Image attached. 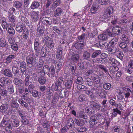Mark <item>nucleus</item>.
I'll list each match as a JSON object with an SVG mask.
<instances>
[{"label":"nucleus","mask_w":133,"mask_h":133,"mask_svg":"<svg viewBox=\"0 0 133 133\" xmlns=\"http://www.w3.org/2000/svg\"><path fill=\"white\" fill-rule=\"evenodd\" d=\"M30 76L28 75L25 78V80L24 81V83L25 86H28L30 83L31 84L32 82L29 81Z\"/></svg>","instance_id":"nucleus-34"},{"label":"nucleus","mask_w":133,"mask_h":133,"mask_svg":"<svg viewBox=\"0 0 133 133\" xmlns=\"http://www.w3.org/2000/svg\"><path fill=\"white\" fill-rule=\"evenodd\" d=\"M74 122L77 125L80 127L83 126L85 123L84 121L82 119H78L75 118L74 120Z\"/></svg>","instance_id":"nucleus-15"},{"label":"nucleus","mask_w":133,"mask_h":133,"mask_svg":"<svg viewBox=\"0 0 133 133\" xmlns=\"http://www.w3.org/2000/svg\"><path fill=\"white\" fill-rule=\"evenodd\" d=\"M62 66V64L60 62L56 63L55 64V68L57 70V71H56V73L59 71Z\"/></svg>","instance_id":"nucleus-47"},{"label":"nucleus","mask_w":133,"mask_h":133,"mask_svg":"<svg viewBox=\"0 0 133 133\" xmlns=\"http://www.w3.org/2000/svg\"><path fill=\"white\" fill-rule=\"evenodd\" d=\"M6 30L10 34H12L13 35L15 34V30L13 29V28L11 26H10V27H7Z\"/></svg>","instance_id":"nucleus-51"},{"label":"nucleus","mask_w":133,"mask_h":133,"mask_svg":"<svg viewBox=\"0 0 133 133\" xmlns=\"http://www.w3.org/2000/svg\"><path fill=\"white\" fill-rule=\"evenodd\" d=\"M18 102L22 107L26 109L29 108L28 104L26 102L24 101L22 99H19L18 100Z\"/></svg>","instance_id":"nucleus-26"},{"label":"nucleus","mask_w":133,"mask_h":133,"mask_svg":"<svg viewBox=\"0 0 133 133\" xmlns=\"http://www.w3.org/2000/svg\"><path fill=\"white\" fill-rule=\"evenodd\" d=\"M50 72L48 73V75L50 77H53L55 74V70L54 67L53 65H51L50 67Z\"/></svg>","instance_id":"nucleus-19"},{"label":"nucleus","mask_w":133,"mask_h":133,"mask_svg":"<svg viewBox=\"0 0 133 133\" xmlns=\"http://www.w3.org/2000/svg\"><path fill=\"white\" fill-rule=\"evenodd\" d=\"M98 68L101 69L104 72L106 73L108 72V70L106 68L104 65L100 64L98 66Z\"/></svg>","instance_id":"nucleus-58"},{"label":"nucleus","mask_w":133,"mask_h":133,"mask_svg":"<svg viewBox=\"0 0 133 133\" xmlns=\"http://www.w3.org/2000/svg\"><path fill=\"white\" fill-rule=\"evenodd\" d=\"M102 51L100 50H96L92 53L91 57L92 58H95L102 54Z\"/></svg>","instance_id":"nucleus-31"},{"label":"nucleus","mask_w":133,"mask_h":133,"mask_svg":"<svg viewBox=\"0 0 133 133\" xmlns=\"http://www.w3.org/2000/svg\"><path fill=\"white\" fill-rule=\"evenodd\" d=\"M85 45V43L84 42L82 43L78 42L75 43L73 46H75L76 49L80 50L83 49Z\"/></svg>","instance_id":"nucleus-11"},{"label":"nucleus","mask_w":133,"mask_h":133,"mask_svg":"<svg viewBox=\"0 0 133 133\" xmlns=\"http://www.w3.org/2000/svg\"><path fill=\"white\" fill-rule=\"evenodd\" d=\"M102 116L99 113L92 116L90 119V123L92 125H94L97 124L99 121L100 119L102 118Z\"/></svg>","instance_id":"nucleus-1"},{"label":"nucleus","mask_w":133,"mask_h":133,"mask_svg":"<svg viewBox=\"0 0 133 133\" xmlns=\"http://www.w3.org/2000/svg\"><path fill=\"white\" fill-rule=\"evenodd\" d=\"M4 75L9 77H12L13 75L10 69H5L3 71Z\"/></svg>","instance_id":"nucleus-20"},{"label":"nucleus","mask_w":133,"mask_h":133,"mask_svg":"<svg viewBox=\"0 0 133 133\" xmlns=\"http://www.w3.org/2000/svg\"><path fill=\"white\" fill-rule=\"evenodd\" d=\"M84 81L86 85L89 86H91L93 84L91 79L89 77H87L85 78Z\"/></svg>","instance_id":"nucleus-30"},{"label":"nucleus","mask_w":133,"mask_h":133,"mask_svg":"<svg viewBox=\"0 0 133 133\" xmlns=\"http://www.w3.org/2000/svg\"><path fill=\"white\" fill-rule=\"evenodd\" d=\"M0 95L2 96H6L7 95V90L4 89L0 90Z\"/></svg>","instance_id":"nucleus-62"},{"label":"nucleus","mask_w":133,"mask_h":133,"mask_svg":"<svg viewBox=\"0 0 133 133\" xmlns=\"http://www.w3.org/2000/svg\"><path fill=\"white\" fill-rule=\"evenodd\" d=\"M113 9L112 7H109L104 11L103 16L106 18H108L112 15Z\"/></svg>","instance_id":"nucleus-5"},{"label":"nucleus","mask_w":133,"mask_h":133,"mask_svg":"<svg viewBox=\"0 0 133 133\" xmlns=\"http://www.w3.org/2000/svg\"><path fill=\"white\" fill-rule=\"evenodd\" d=\"M9 107L8 104L6 103L3 104L0 107V112L2 114L6 112Z\"/></svg>","instance_id":"nucleus-13"},{"label":"nucleus","mask_w":133,"mask_h":133,"mask_svg":"<svg viewBox=\"0 0 133 133\" xmlns=\"http://www.w3.org/2000/svg\"><path fill=\"white\" fill-rule=\"evenodd\" d=\"M70 68L71 69V72L73 74H74L76 69V66L75 64H70Z\"/></svg>","instance_id":"nucleus-56"},{"label":"nucleus","mask_w":133,"mask_h":133,"mask_svg":"<svg viewBox=\"0 0 133 133\" xmlns=\"http://www.w3.org/2000/svg\"><path fill=\"white\" fill-rule=\"evenodd\" d=\"M18 64L19 65L20 70L24 74V72L26 70V63L24 61L19 62L18 63Z\"/></svg>","instance_id":"nucleus-8"},{"label":"nucleus","mask_w":133,"mask_h":133,"mask_svg":"<svg viewBox=\"0 0 133 133\" xmlns=\"http://www.w3.org/2000/svg\"><path fill=\"white\" fill-rule=\"evenodd\" d=\"M0 81L2 82L4 84L3 85L5 87H6V86H8L11 83L10 81L9 80L8 78H2L1 79Z\"/></svg>","instance_id":"nucleus-23"},{"label":"nucleus","mask_w":133,"mask_h":133,"mask_svg":"<svg viewBox=\"0 0 133 133\" xmlns=\"http://www.w3.org/2000/svg\"><path fill=\"white\" fill-rule=\"evenodd\" d=\"M38 81L41 84H43L45 82V78L43 76H41L38 77Z\"/></svg>","instance_id":"nucleus-38"},{"label":"nucleus","mask_w":133,"mask_h":133,"mask_svg":"<svg viewBox=\"0 0 133 133\" xmlns=\"http://www.w3.org/2000/svg\"><path fill=\"white\" fill-rule=\"evenodd\" d=\"M39 5V3L38 2L34 1L32 3L30 7L31 9H34L38 7Z\"/></svg>","instance_id":"nucleus-25"},{"label":"nucleus","mask_w":133,"mask_h":133,"mask_svg":"<svg viewBox=\"0 0 133 133\" xmlns=\"http://www.w3.org/2000/svg\"><path fill=\"white\" fill-rule=\"evenodd\" d=\"M109 60H108V62L109 63H110L112 65H116V62H117V61L115 59L112 58L110 57L108 58Z\"/></svg>","instance_id":"nucleus-42"},{"label":"nucleus","mask_w":133,"mask_h":133,"mask_svg":"<svg viewBox=\"0 0 133 133\" xmlns=\"http://www.w3.org/2000/svg\"><path fill=\"white\" fill-rule=\"evenodd\" d=\"M85 33H83L80 36H78V38L79 42H83V41L85 39Z\"/></svg>","instance_id":"nucleus-59"},{"label":"nucleus","mask_w":133,"mask_h":133,"mask_svg":"<svg viewBox=\"0 0 133 133\" xmlns=\"http://www.w3.org/2000/svg\"><path fill=\"white\" fill-rule=\"evenodd\" d=\"M24 24H18L17 25L16 28V30L18 33L21 32L24 29Z\"/></svg>","instance_id":"nucleus-18"},{"label":"nucleus","mask_w":133,"mask_h":133,"mask_svg":"<svg viewBox=\"0 0 133 133\" xmlns=\"http://www.w3.org/2000/svg\"><path fill=\"white\" fill-rule=\"evenodd\" d=\"M116 92L118 94L117 96L119 99H122L124 98V91H123L122 88L117 89L116 90Z\"/></svg>","instance_id":"nucleus-7"},{"label":"nucleus","mask_w":133,"mask_h":133,"mask_svg":"<svg viewBox=\"0 0 133 133\" xmlns=\"http://www.w3.org/2000/svg\"><path fill=\"white\" fill-rule=\"evenodd\" d=\"M83 56L84 59L88 60L90 58V53L86 51H84L83 53Z\"/></svg>","instance_id":"nucleus-37"},{"label":"nucleus","mask_w":133,"mask_h":133,"mask_svg":"<svg viewBox=\"0 0 133 133\" xmlns=\"http://www.w3.org/2000/svg\"><path fill=\"white\" fill-rule=\"evenodd\" d=\"M111 28L108 29H107V34L108 36L110 37H114L115 36V34L111 30Z\"/></svg>","instance_id":"nucleus-52"},{"label":"nucleus","mask_w":133,"mask_h":133,"mask_svg":"<svg viewBox=\"0 0 133 133\" xmlns=\"http://www.w3.org/2000/svg\"><path fill=\"white\" fill-rule=\"evenodd\" d=\"M107 35L104 34H102L98 36V38L100 40L105 41L107 39Z\"/></svg>","instance_id":"nucleus-49"},{"label":"nucleus","mask_w":133,"mask_h":133,"mask_svg":"<svg viewBox=\"0 0 133 133\" xmlns=\"http://www.w3.org/2000/svg\"><path fill=\"white\" fill-rule=\"evenodd\" d=\"M99 3L103 5H107L109 4V0H98Z\"/></svg>","instance_id":"nucleus-48"},{"label":"nucleus","mask_w":133,"mask_h":133,"mask_svg":"<svg viewBox=\"0 0 133 133\" xmlns=\"http://www.w3.org/2000/svg\"><path fill=\"white\" fill-rule=\"evenodd\" d=\"M91 78L95 83H99L100 82V79L99 76L95 74L92 75Z\"/></svg>","instance_id":"nucleus-17"},{"label":"nucleus","mask_w":133,"mask_h":133,"mask_svg":"<svg viewBox=\"0 0 133 133\" xmlns=\"http://www.w3.org/2000/svg\"><path fill=\"white\" fill-rule=\"evenodd\" d=\"M90 104L91 106L93 107L96 108H100L101 106L100 105L99 103H97L96 100L90 102Z\"/></svg>","instance_id":"nucleus-28"},{"label":"nucleus","mask_w":133,"mask_h":133,"mask_svg":"<svg viewBox=\"0 0 133 133\" xmlns=\"http://www.w3.org/2000/svg\"><path fill=\"white\" fill-rule=\"evenodd\" d=\"M32 94L34 97H36L40 96L41 95V93L36 90H34L32 91Z\"/></svg>","instance_id":"nucleus-40"},{"label":"nucleus","mask_w":133,"mask_h":133,"mask_svg":"<svg viewBox=\"0 0 133 133\" xmlns=\"http://www.w3.org/2000/svg\"><path fill=\"white\" fill-rule=\"evenodd\" d=\"M74 123V121L72 118H70L67 120V125L68 126H69L70 127H72L73 124Z\"/></svg>","instance_id":"nucleus-53"},{"label":"nucleus","mask_w":133,"mask_h":133,"mask_svg":"<svg viewBox=\"0 0 133 133\" xmlns=\"http://www.w3.org/2000/svg\"><path fill=\"white\" fill-rule=\"evenodd\" d=\"M107 55L105 53H102L100 57L96 59V61L98 63H106L107 62L106 58Z\"/></svg>","instance_id":"nucleus-6"},{"label":"nucleus","mask_w":133,"mask_h":133,"mask_svg":"<svg viewBox=\"0 0 133 133\" xmlns=\"http://www.w3.org/2000/svg\"><path fill=\"white\" fill-rule=\"evenodd\" d=\"M10 106L11 108L13 109H17L19 107V104L17 102V100L15 99L11 100Z\"/></svg>","instance_id":"nucleus-12"},{"label":"nucleus","mask_w":133,"mask_h":133,"mask_svg":"<svg viewBox=\"0 0 133 133\" xmlns=\"http://www.w3.org/2000/svg\"><path fill=\"white\" fill-rule=\"evenodd\" d=\"M31 17L34 22H36L38 21L39 18L37 12L34 11L32 13Z\"/></svg>","instance_id":"nucleus-22"},{"label":"nucleus","mask_w":133,"mask_h":133,"mask_svg":"<svg viewBox=\"0 0 133 133\" xmlns=\"http://www.w3.org/2000/svg\"><path fill=\"white\" fill-rule=\"evenodd\" d=\"M85 110L89 115H91L95 114V110L92 109H90L89 108H87L85 109Z\"/></svg>","instance_id":"nucleus-44"},{"label":"nucleus","mask_w":133,"mask_h":133,"mask_svg":"<svg viewBox=\"0 0 133 133\" xmlns=\"http://www.w3.org/2000/svg\"><path fill=\"white\" fill-rule=\"evenodd\" d=\"M85 96L83 94L80 95L78 97V99L80 102H83L85 100Z\"/></svg>","instance_id":"nucleus-64"},{"label":"nucleus","mask_w":133,"mask_h":133,"mask_svg":"<svg viewBox=\"0 0 133 133\" xmlns=\"http://www.w3.org/2000/svg\"><path fill=\"white\" fill-rule=\"evenodd\" d=\"M29 31L26 28H24L23 32V37L25 40L27 39L29 36Z\"/></svg>","instance_id":"nucleus-27"},{"label":"nucleus","mask_w":133,"mask_h":133,"mask_svg":"<svg viewBox=\"0 0 133 133\" xmlns=\"http://www.w3.org/2000/svg\"><path fill=\"white\" fill-rule=\"evenodd\" d=\"M14 6L17 8H21L22 5V3L18 1H15L14 2Z\"/></svg>","instance_id":"nucleus-50"},{"label":"nucleus","mask_w":133,"mask_h":133,"mask_svg":"<svg viewBox=\"0 0 133 133\" xmlns=\"http://www.w3.org/2000/svg\"><path fill=\"white\" fill-rule=\"evenodd\" d=\"M26 61L28 65H30V67L33 66V64L36 63V57L32 54H30L26 58Z\"/></svg>","instance_id":"nucleus-3"},{"label":"nucleus","mask_w":133,"mask_h":133,"mask_svg":"<svg viewBox=\"0 0 133 133\" xmlns=\"http://www.w3.org/2000/svg\"><path fill=\"white\" fill-rule=\"evenodd\" d=\"M7 45V43L6 42V41L4 39H1L0 40V46L1 47H5Z\"/></svg>","instance_id":"nucleus-46"},{"label":"nucleus","mask_w":133,"mask_h":133,"mask_svg":"<svg viewBox=\"0 0 133 133\" xmlns=\"http://www.w3.org/2000/svg\"><path fill=\"white\" fill-rule=\"evenodd\" d=\"M13 82L15 84L18 86H21L23 83V81L21 79L17 77L14 78Z\"/></svg>","instance_id":"nucleus-16"},{"label":"nucleus","mask_w":133,"mask_h":133,"mask_svg":"<svg viewBox=\"0 0 133 133\" xmlns=\"http://www.w3.org/2000/svg\"><path fill=\"white\" fill-rule=\"evenodd\" d=\"M121 39L126 43H128L129 42L128 36L125 35L123 34L122 35Z\"/></svg>","instance_id":"nucleus-54"},{"label":"nucleus","mask_w":133,"mask_h":133,"mask_svg":"<svg viewBox=\"0 0 133 133\" xmlns=\"http://www.w3.org/2000/svg\"><path fill=\"white\" fill-rule=\"evenodd\" d=\"M128 43L122 42L119 44V46L125 52H127L128 51V48L127 45Z\"/></svg>","instance_id":"nucleus-14"},{"label":"nucleus","mask_w":133,"mask_h":133,"mask_svg":"<svg viewBox=\"0 0 133 133\" xmlns=\"http://www.w3.org/2000/svg\"><path fill=\"white\" fill-rule=\"evenodd\" d=\"M12 126L15 127H18L19 125V121L17 119H14L12 122Z\"/></svg>","instance_id":"nucleus-45"},{"label":"nucleus","mask_w":133,"mask_h":133,"mask_svg":"<svg viewBox=\"0 0 133 133\" xmlns=\"http://www.w3.org/2000/svg\"><path fill=\"white\" fill-rule=\"evenodd\" d=\"M8 90L10 94H12L14 92V86L13 84L10 83L7 86Z\"/></svg>","instance_id":"nucleus-41"},{"label":"nucleus","mask_w":133,"mask_h":133,"mask_svg":"<svg viewBox=\"0 0 133 133\" xmlns=\"http://www.w3.org/2000/svg\"><path fill=\"white\" fill-rule=\"evenodd\" d=\"M75 128L77 131L79 132H83L87 130V128L84 127H77Z\"/></svg>","instance_id":"nucleus-43"},{"label":"nucleus","mask_w":133,"mask_h":133,"mask_svg":"<svg viewBox=\"0 0 133 133\" xmlns=\"http://www.w3.org/2000/svg\"><path fill=\"white\" fill-rule=\"evenodd\" d=\"M21 122L23 124L25 125H28L29 123V119L26 117L21 119Z\"/></svg>","instance_id":"nucleus-63"},{"label":"nucleus","mask_w":133,"mask_h":133,"mask_svg":"<svg viewBox=\"0 0 133 133\" xmlns=\"http://www.w3.org/2000/svg\"><path fill=\"white\" fill-rule=\"evenodd\" d=\"M44 28L43 26H39L37 29L38 33L39 32V34H41L43 33L44 31Z\"/></svg>","instance_id":"nucleus-61"},{"label":"nucleus","mask_w":133,"mask_h":133,"mask_svg":"<svg viewBox=\"0 0 133 133\" xmlns=\"http://www.w3.org/2000/svg\"><path fill=\"white\" fill-rule=\"evenodd\" d=\"M41 43L40 42L38 38H36L35 39L34 42V49L35 51H37L39 50L40 44Z\"/></svg>","instance_id":"nucleus-10"},{"label":"nucleus","mask_w":133,"mask_h":133,"mask_svg":"<svg viewBox=\"0 0 133 133\" xmlns=\"http://www.w3.org/2000/svg\"><path fill=\"white\" fill-rule=\"evenodd\" d=\"M15 54L11 55L8 56L6 58V60L9 63L11 62V61L16 58Z\"/></svg>","instance_id":"nucleus-35"},{"label":"nucleus","mask_w":133,"mask_h":133,"mask_svg":"<svg viewBox=\"0 0 133 133\" xmlns=\"http://www.w3.org/2000/svg\"><path fill=\"white\" fill-rule=\"evenodd\" d=\"M63 11L62 9L60 8H57L56 10L55 11L54 15L55 17H57L61 15V14L62 12Z\"/></svg>","instance_id":"nucleus-29"},{"label":"nucleus","mask_w":133,"mask_h":133,"mask_svg":"<svg viewBox=\"0 0 133 133\" xmlns=\"http://www.w3.org/2000/svg\"><path fill=\"white\" fill-rule=\"evenodd\" d=\"M44 40L45 41L44 44L48 48L53 50L54 47V42L50 37L47 36L44 38Z\"/></svg>","instance_id":"nucleus-2"},{"label":"nucleus","mask_w":133,"mask_h":133,"mask_svg":"<svg viewBox=\"0 0 133 133\" xmlns=\"http://www.w3.org/2000/svg\"><path fill=\"white\" fill-rule=\"evenodd\" d=\"M107 46L108 50L110 52H111V54H114L116 53L117 51V48L115 45L113 44H111L109 43Z\"/></svg>","instance_id":"nucleus-9"},{"label":"nucleus","mask_w":133,"mask_h":133,"mask_svg":"<svg viewBox=\"0 0 133 133\" xmlns=\"http://www.w3.org/2000/svg\"><path fill=\"white\" fill-rule=\"evenodd\" d=\"M118 27H114L112 29H111V30L115 34H116L117 35H119L121 33V30Z\"/></svg>","instance_id":"nucleus-32"},{"label":"nucleus","mask_w":133,"mask_h":133,"mask_svg":"<svg viewBox=\"0 0 133 133\" xmlns=\"http://www.w3.org/2000/svg\"><path fill=\"white\" fill-rule=\"evenodd\" d=\"M100 48L102 49H105L108 45V43L105 42H99Z\"/></svg>","instance_id":"nucleus-60"},{"label":"nucleus","mask_w":133,"mask_h":133,"mask_svg":"<svg viewBox=\"0 0 133 133\" xmlns=\"http://www.w3.org/2000/svg\"><path fill=\"white\" fill-rule=\"evenodd\" d=\"M79 56L78 54H75L72 55L71 58V60L72 61L77 63L79 61Z\"/></svg>","instance_id":"nucleus-33"},{"label":"nucleus","mask_w":133,"mask_h":133,"mask_svg":"<svg viewBox=\"0 0 133 133\" xmlns=\"http://www.w3.org/2000/svg\"><path fill=\"white\" fill-rule=\"evenodd\" d=\"M61 3L60 0H56L54 1L52 5V6L54 8H55L59 5Z\"/></svg>","instance_id":"nucleus-55"},{"label":"nucleus","mask_w":133,"mask_h":133,"mask_svg":"<svg viewBox=\"0 0 133 133\" xmlns=\"http://www.w3.org/2000/svg\"><path fill=\"white\" fill-rule=\"evenodd\" d=\"M12 73L14 74L18 77H22L23 75V73L22 72L19 68L15 66H13L12 68Z\"/></svg>","instance_id":"nucleus-4"},{"label":"nucleus","mask_w":133,"mask_h":133,"mask_svg":"<svg viewBox=\"0 0 133 133\" xmlns=\"http://www.w3.org/2000/svg\"><path fill=\"white\" fill-rule=\"evenodd\" d=\"M118 70V67L115 65L111 66L109 68L110 73L113 74H115V73Z\"/></svg>","instance_id":"nucleus-24"},{"label":"nucleus","mask_w":133,"mask_h":133,"mask_svg":"<svg viewBox=\"0 0 133 133\" xmlns=\"http://www.w3.org/2000/svg\"><path fill=\"white\" fill-rule=\"evenodd\" d=\"M72 81L70 80L68 81L65 83V87L66 89H70L72 87Z\"/></svg>","instance_id":"nucleus-36"},{"label":"nucleus","mask_w":133,"mask_h":133,"mask_svg":"<svg viewBox=\"0 0 133 133\" xmlns=\"http://www.w3.org/2000/svg\"><path fill=\"white\" fill-rule=\"evenodd\" d=\"M96 3H94L90 9L91 12L92 14H95V12L97 11V6L96 5Z\"/></svg>","instance_id":"nucleus-39"},{"label":"nucleus","mask_w":133,"mask_h":133,"mask_svg":"<svg viewBox=\"0 0 133 133\" xmlns=\"http://www.w3.org/2000/svg\"><path fill=\"white\" fill-rule=\"evenodd\" d=\"M52 87L55 91H57L61 90L62 89L61 85L55 83L52 84Z\"/></svg>","instance_id":"nucleus-21"},{"label":"nucleus","mask_w":133,"mask_h":133,"mask_svg":"<svg viewBox=\"0 0 133 133\" xmlns=\"http://www.w3.org/2000/svg\"><path fill=\"white\" fill-rule=\"evenodd\" d=\"M83 81V79L82 77L79 76L75 80V83L76 84H82Z\"/></svg>","instance_id":"nucleus-57"}]
</instances>
